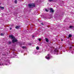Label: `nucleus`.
Wrapping results in <instances>:
<instances>
[{"mask_svg":"<svg viewBox=\"0 0 74 74\" xmlns=\"http://www.w3.org/2000/svg\"><path fill=\"white\" fill-rule=\"evenodd\" d=\"M9 38H10L12 39V42H15L18 41V40L16 39L15 38V37L13 35H11L9 36Z\"/></svg>","mask_w":74,"mask_h":74,"instance_id":"1","label":"nucleus"},{"mask_svg":"<svg viewBox=\"0 0 74 74\" xmlns=\"http://www.w3.org/2000/svg\"><path fill=\"white\" fill-rule=\"evenodd\" d=\"M29 7L30 8L32 7H35V4L34 3H32V4H30L29 5Z\"/></svg>","mask_w":74,"mask_h":74,"instance_id":"2","label":"nucleus"},{"mask_svg":"<svg viewBox=\"0 0 74 74\" xmlns=\"http://www.w3.org/2000/svg\"><path fill=\"white\" fill-rule=\"evenodd\" d=\"M46 59L48 60L50 59V58L49 57V54H48L47 56H45V57Z\"/></svg>","mask_w":74,"mask_h":74,"instance_id":"3","label":"nucleus"},{"mask_svg":"<svg viewBox=\"0 0 74 74\" xmlns=\"http://www.w3.org/2000/svg\"><path fill=\"white\" fill-rule=\"evenodd\" d=\"M50 12H54V10L52 8H50Z\"/></svg>","mask_w":74,"mask_h":74,"instance_id":"4","label":"nucleus"},{"mask_svg":"<svg viewBox=\"0 0 74 74\" xmlns=\"http://www.w3.org/2000/svg\"><path fill=\"white\" fill-rule=\"evenodd\" d=\"M54 52L55 53H56L58 52V51H57V50L56 49L54 50Z\"/></svg>","mask_w":74,"mask_h":74,"instance_id":"5","label":"nucleus"},{"mask_svg":"<svg viewBox=\"0 0 74 74\" xmlns=\"http://www.w3.org/2000/svg\"><path fill=\"white\" fill-rule=\"evenodd\" d=\"M45 40H46V42H48V41H49L48 39L47 38H46Z\"/></svg>","mask_w":74,"mask_h":74,"instance_id":"6","label":"nucleus"},{"mask_svg":"<svg viewBox=\"0 0 74 74\" xmlns=\"http://www.w3.org/2000/svg\"><path fill=\"white\" fill-rule=\"evenodd\" d=\"M15 28L16 29H19V26H16Z\"/></svg>","mask_w":74,"mask_h":74,"instance_id":"7","label":"nucleus"},{"mask_svg":"<svg viewBox=\"0 0 74 74\" xmlns=\"http://www.w3.org/2000/svg\"><path fill=\"white\" fill-rule=\"evenodd\" d=\"M72 36V35L71 34H69V37H71Z\"/></svg>","mask_w":74,"mask_h":74,"instance_id":"8","label":"nucleus"},{"mask_svg":"<svg viewBox=\"0 0 74 74\" xmlns=\"http://www.w3.org/2000/svg\"><path fill=\"white\" fill-rule=\"evenodd\" d=\"M0 8L2 10H3V9H4V8L3 7H0Z\"/></svg>","mask_w":74,"mask_h":74,"instance_id":"9","label":"nucleus"},{"mask_svg":"<svg viewBox=\"0 0 74 74\" xmlns=\"http://www.w3.org/2000/svg\"><path fill=\"white\" fill-rule=\"evenodd\" d=\"M3 35H4V33H1V36H3Z\"/></svg>","mask_w":74,"mask_h":74,"instance_id":"10","label":"nucleus"},{"mask_svg":"<svg viewBox=\"0 0 74 74\" xmlns=\"http://www.w3.org/2000/svg\"><path fill=\"white\" fill-rule=\"evenodd\" d=\"M14 3L16 4V3H17V1H16V0L15 1H14Z\"/></svg>","mask_w":74,"mask_h":74,"instance_id":"11","label":"nucleus"},{"mask_svg":"<svg viewBox=\"0 0 74 74\" xmlns=\"http://www.w3.org/2000/svg\"><path fill=\"white\" fill-rule=\"evenodd\" d=\"M69 49L70 50V49H71L72 48V47H69Z\"/></svg>","mask_w":74,"mask_h":74,"instance_id":"12","label":"nucleus"},{"mask_svg":"<svg viewBox=\"0 0 74 74\" xmlns=\"http://www.w3.org/2000/svg\"><path fill=\"white\" fill-rule=\"evenodd\" d=\"M70 28H73V27L72 26H70L69 27Z\"/></svg>","mask_w":74,"mask_h":74,"instance_id":"13","label":"nucleus"},{"mask_svg":"<svg viewBox=\"0 0 74 74\" xmlns=\"http://www.w3.org/2000/svg\"><path fill=\"white\" fill-rule=\"evenodd\" d=\"M36 49H39V47H36Z\"/></svg>","mask_w":74,"mask_h":74,"instance_id":"14","label":"nucleus"},{"mask_svg":"<svg viewBox=\"0 0 74 74\" xmlns=\"http://www.w3.org/2000/svg\"><path fill=\"white\" fill-rule=\"evenodd\" d=\"M45 10L46 11H47V12H48V10L47 9H45Z\"/></svg>","mask_w":74,"mask_h":74,"instance_id":"15","label":"nucleus"},{"mask_svg":"<svg viewBox=\"0 0 74 74\" xmlns=\"http://www.w3.org/2000/svg\"><path fill=\"white\" fill-rule=\"evenodd\" d=\"M38 40H39V41H41V39H38Z\"/></svg>","mask_w":74,"mask_h":74,"instance_id":"16","label":"nucleus"},{"mask_svg":"<svg viewBox=\"0 0 74 74\" xmlns=\"http://www.w3.org/2000/svg\"><path fill=\"white\" fill-rule=\"evenodd\" d=\"M1 64H2V65H3V64H1V63H0V65H1Z\"/></svg>","mask_w":74,"mask_h":74,"instance_id":"17","label":"nucleus"},{"mask_svg":"<svg viewBox=\"0 0 74 74\" xmlns=\"http://www.w3.org/2000/svg\"><path fill=\"white\" fill-rule=\"evenodd\" d=\"M50 1H53V0H49Z\"/></svg>","mask_w":74,"mask_h":74,"instance_id":"18","label":"nucleus"},{"mask_svg":"<svg viewBox=\"0 0 74 74\" xmlns=\"http://www.w3.org/2000/svg\"><path fill=\"white\" fill-rule=\"evenodd\" d=\"M22 48H25V47H22Z\"/></svg>","mask_w":74,"mask_h":74,"instance_id":"19","label":"nucleus"},{"mask_svg":"<svg viewBox=\"0 0 74 74\" xmlns=\"http://www.w3.org/2000/svg\"><path fill=\"white\" fill-rule=\"evenodd\" d=\"M10 30H11V29H12V28H10Z\"/></svg>","mask_w":74,"mask_h":74,"instance_id":"20","label":"nucleus"},{"mask_svg":"<svg viewBox=\"0 0 74 74\" xmlns=\"http://www.w3.org/2000/svg\"><path fill=\"white\" fill-rule=\"evenodd\" d=\"M61 41H63V40H62H62H61Z\"/></svg>","mask_w":74,"mask_h":74,"instance_id":"21","label":"nucleus"}]
</instances>
